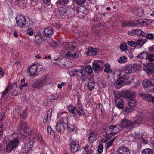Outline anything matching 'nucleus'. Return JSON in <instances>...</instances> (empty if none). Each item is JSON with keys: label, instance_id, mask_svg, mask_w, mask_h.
<instances>
[{"label": "nucleus", "instance_id": "obj_1", "mask_svg": "<svg viewBox=\"0 0 154 154\" xmlns=\"http://www.w3.org/2000/svg\"><path fill=\"white\" fill-rule=\"evenodd\" d=\"M75 50V43L65 42L64 43L62 51L66 53V57L69 58H79L82 57L80 52L77 51L74 53Z\"/></svg>", "mask_w": 154, "mask_h": 154}, {"label": "nucleus", "instance_id": "obj_2", "mask_svg": "<svg viewBox=\"0 0 154 154\" xmlns=\"http://www.w3.org/2000/svg\"><path fill=\"white\" fill-rule=\"evenodd\" d=\"M85 70L83 68L81 69H74L73 71L69 72V74L71 76H76L78 78L83 81L85 78L86 72L91 74L92 72V69L90 66H87L85 68Z\"/></svg>", "mask_w": 154, "mask_h": 154}, {"label": "nucleus", "instance_id": "obj_3", "mask_svg": "<svg viewBox=\"0 0 154 154\" xmlns=\"http://www.w3.org/2000/svg\"><path fill=\"white\" fill-rule=\"evenodd\" d=\"M50 82L49 77L46 75H43L40 78L32 80L31 85L33 88L42 90L44 86L48 84Z\"/></svg>", "mask_w": 154, "mask_h": 154}, {"label": "nucleus", "instance_id": "obj_4", "mask_svg": "<svg viewBox=\"0 0 154 154\" xmlns=\"http://www.w3.org/2000/svg\"><path fill=\"white\" fill-rule=\"evenodd\" d=\"M104 136V138H103L101 139V141L103 143L108 142L106 145V149H109L112 145L115 138L112 137V134L109 133L105 134Z\"/></svg>", "mask_w": 154, "mask_h": 154}, {"label": "nucleus", "instance_id": "obj_5", "mask_svg": "<svg viewBox=\"0 0 154 154\" xmlns=\"http://www.w3.org/2000/svg\"><path fill=\"white\" fill-rule=\"evenodd\" d=\"M26 123L23 122H20L18 125V129L20 130L24 129L23 135L26 137L29 135L31 133V130L29 128L26 127Z\"/></svg>", "mask_w": 154, "mask_h": 154}, {"label": "nucleus", "instance_id": "obj_6", "mask_svg": "<svg viewBox=\"0 0 154 154\" xmlns=\"http://www.w3.org/2000/svg\"><path fill=\"white\" fill-rule=\"evenodd\" d=\"M18 139L16 138L11 140L8 142L6 150L7 152H9L16 148L19 144Z\"/></svg>", "mask_w": 154, "mask_h": 154}, {"label": "nucleus", "instance_id": "obj_7", "mask_svg": "<svg viewBox=\"0 0 154 154\" xmlns=\"http://www.w3.org/2000/svg\"><path fill=\"white\" fill-rule=\"evenodd\" d=\"M104 66L103 62L98 60H94L92 62V68L96 72L101 71Z\"/></svg>", "mask_w": 154, "mask_h": 154}, {"label": "nucleus", "instance_id": "obj_8", "mask_svg": "<svg viewBox=\"0 0 154 154\" xmlns=\"http://www.w3.org/2000/svg\"><path fill=\"white\" fill-rule=\"evenodd\" d=\"M122 75V76L119 78L116 82V84L120 86V87H121L125 85L131 84V81L128 80L129 79V76L123 77V75Z\"/></svg>", "mask_w": 154, "mask_h": 154}, {"label": "nucleus", "instance_id": "obj_9", "mask_svg": "<svg viewBox=\"0 0 154 154\" xmlns=\"http://www.w3.org/2000/svg\"><path fill=\"white\" fill-rule=\"evenodd\" d=\"M121 71L122 72L120 74H119V76L123 75V76H129V75L133 73V71L131 68V65L130 64L127 65L124 67Z\"/></svg>", "mask_w": 154, "mask_h": 154}, {"label": "nucleus", "instance_id": "obj_10", "mask_svg": "<svg viewBox=\"0 0 154 154\" xmlns=\"http://www.w3.org/2000/svg\"><path fill=\"white\" fill-rule=\"evenodd\" d=\"M16 19L17 25L20 27H23L26 23L25 18L23 15H18Z\"/></svg>", "mask_w": 154, "mask_h": 154}, {"label": "nucleus", "instance_id": "obj_11", "mask_svg": "<svg viewBox=\"0 0 154 154\" xmlns=\"http://www.w3.org/2000/svg\"><path fill=\"white\" fill-rule=\"evenodd\" d=\"M33 140L28 139L25 142V145L24 147L23 152L25 153H28V152L30 151L33 146Z\"/></svg>", "mask_w": 154, "mask_h": 154}, {"label": "nucleus", "instance_id": "obj_12", "mask_svg": "<svg viewBox=\"0 0 154 154\" xmlns=\"http://www.w3.org/2000/svg\"><path fill=\"white\" fill-rule=\"evenodd\" d=\"M122 92L123 94V97L127 99L132 98L136 94L134 91L129 89L122 90Z\"/></svg>", "mask_w": 154, "mask_h": 154}, {"label": "nucleus", "instance_id": "obj_13", "mask_svg": "<svg viewBox=\"0 0 154 154\" xmlns=\"http://www.w3.org/2000/svg\"><path fill=\"white\" fill-rule=\"evenodd\" d=\"M109 129L111 133L107 132L106 134L109 133L112 134V137L115 135L116 134L118 133L120 130L122 129L119 125H111L109 126Z\"/></svg>", "mask_w": 154, "mask_h": 154}, {"label": "nucleus", "instance_id": "obj_14", "mask_svg": "<svg viewBox=\"0 0 154 154\" xmlns=\"http://www.w3.org/2000/svg\"><path fill=\"white\" fill-rule=\"evenodd\" d=\"M139 96L142 97V98L146 101L151 102L154 104V96L149 94L143 93L140 94Z\"/></svg>", "mask_w": 154, "mask_h": 154}, {"label": "nucleus", "instance_id": "obj_15", "mask_svg": "<svg viewBox=\"0 0 154 154\" xmlns=\"http://www.w3.org/2000/svg\"><path fill=\"white\" fill-rule=\"evenodd\" d=\"M116 154H130V152L128 148L122 146L119 147L116 152Z\"/></svg>", "mask_w": 154, "mask_h": 154}, {"label": "nucleus", "instance_id": "obj_16", "mask_svg": "<svg viewBox=\"0 0 154 154\" xmlns=\"http://www.w3.org/2000/svg\"><path fill=\"white\" fill-rule=\"evenodd\" d=\"M143 69L148 74H152L154 71V66L152 64H149L146 63L143 64Z\"/></svg>", "mask_w": 154, "mask_h": 154}, {"label": "nucleus", "instance_id": "obj_17", "mask_svg": "<svg viewBox=\"0 0 154 154\" xmlns=\"http://www.w3.org/2000/svg\"><path fill=\"white\" fill-rule=\"evenodd\" d=\"M79 148V143L77 140H72L71 143V149L73 152H77Z\"/></svg>", "mask_w": 154, "mask_h": 154}, {"label": "nucleus", "instance_id": "obj_18", "mask_svg": "<svg viewBox=\"0 0 154 154\" xmlns=\"http://www.w3.org/2000/svg\"><path fill=\"white\" fill-rule=\"evenodd\" d=\"M65 123L62 121H58L56 124V129L58 132L62 133H63L65 131Z\"/></svg>", "mask_w": 154, "mask_h": 154}, {"label": "nucleus", "instance_id": "obj_19", "mask_svg": "<svg viewBox=\"0 0 154 154\" xmlns=\"http://www.w3.org/2000/svg\"><path fill=\"white\" fill-rule=\"evenodd\" d=\"M97 132L96 131H93L89 134L88 141L90 143L95 141L97 138Z\"/></svg>", "mask_w": 154, "mask_h": 154}, {"label": "nucleus", "instance_id": "obj_20", "mask_svg": "<svg viewBox=\"0 0 154 154\" xmlns=\"http://www.w3.org/2000/svg\"><path fill=\"white\" fill-rule=\"evenodd\" d=\"M17 109H14L13 111L14 114H16L17 112L18 114L20 113L21 117L22 119L25 118L27 115L26 109V108L23 109L18 107L17 108Z\"/></svg>", "mask_w": 154, "mask_h": 154}, {"label": "nucleus", "instance_id": "obj_21", "mask_svg": "<svg viewBox=\"0 0 154 154\" xmlns=\"http://www.w3.org/2000/svg\"><path fill=\"white\" fill-rule=\"evenodd\" d=\"M128 33L129 35H130L136 34L138 35H141L142 36H144L145 35V33L140 29H134L131 31H128Z\"/></svg>", "mask_w": 154, "mask_h": 154}, {"label": "nucleus", "instance_id": "obj_22", "mask_svg": "<svg viewBox=\"0 0 154 154\" xmlns=\"http://www.w3.org/2000/svg\"><path fill=\"white\" fill-rule=\"evenodd\" d=\"M37 67L36 65H32L28 69V74L29 76L33 78L37 71Z\"/></svg>", "mask_w": 154, "mask_h": 154}, {"label": "nucleus", "instance_id": "obj_23", "mask_svg": "<svg viewBox=\"0 0 154 154\" xmlns=\"http://www.w3.org/2000/svg\"><path fill=\"white\" fill-rule=\"evenodd\" d=\"M138 136L139 135L138 134L134 136V141H136L138 144L140 145L141 144V143H142L144 145L147 144L148 141L146 139L143 137L139 138ZM133 136H134L133 135Z\"/></svg>", "mask_w": 154, "mask_h": 154}, {"label": "nucleus", "instance_id": "obj_24", "mask_svg": "<svg viewBox=\"0 0 154 154\" xmlns=\"http://www.w3.org/2000/svg\"><path fill=\"white\" fill-rule=\"evenodd\" d=\"M17 87V84L16 82L14 83L11 86L10 93L12 95L14 96H16L22 93L21 91H18L16 90Z\"/></svg>", "mask_w": 154, "mask_h": 154}, {"label": "nucleus", "instance_id": "obj_25", "mask_svg": "<svg viewBox=\"0 0 154 154\" xmlns=\"http://www.w3.org/2000/svg\"><path fill=\"white\" fill-rule=\"evenodd\" d=\"M92 148V145H86L85 146L83 147L84 151H83L82 154H93L94 150Z\"/></svg>", "mask_w": 154, "mask_h": 154}, {"label": "nucleus", "instance_id": "obj_26", "mask_svg": "<svg viewBox=\"0 0 154 154\" xmlns=\"http://www.w3.org/2000/svg\"><path fill=\"white\" fill-rule=\"evenodd\" d=\"M99 53V50L91 47H88L86 54L88 55L93 56Z\"/></svg>", "mask_w": 154, "mask_h": 154}, {"label": "nucleus", "instance_id": "obj_27", "mask_svg": "<svg viewBox=\"0 0 154 154\" xmlns=\"http://www.w3.org/2000/svg\"><path fill=\"white\" fill-rule=\"evenodd\" d=\"M67 108L70 112V116L72 117H75L77 113V109L73 106L69 105L68 106Z\"/></svg>", "mask_w": 154, "mask_h": 154}, {"label": "nucleus", "instance_id": "obj_28", "mask_svg": "<svg viewBox=\"0 0 154 154\" xmlns=\"http://www.w3.org/2000/svg\"><path fill=\"white\" fill-rule=\"evenodd\" d=\"M119 125L122 129L123 127L133 126L132 121L131 122L126 119L122 120L121 124Z\"/></svg>", "mask_w": 154, "mask_h": 154}, {"label": "nucleus", "instance_id": "obj_29", "mask_svg": "<svg viewBox=\"0 0 154 154\" xmlns=\"http://www.w3.org/2000/svg\"><path fill=\"white\" fill-rule=\"evenodd\" d=\"M115 105L116 107L120 109H122L125 105V102L123 100L120 98H117L115 100Z\"/></svg>", "mask_w": 154, "mask_h": 154}, {"label": "nucleus", "instance_id": "obj_30", "mask_svg": "<svg viewBox=\"0 0 154 154\" xmlns=\"http://www.w3.org/2000/svg\"><path fill=\"white\" fill-rule=\"evenodd\" d=\"M134 14L138 16H142L144 14L143 9L141 7H137L134 12Z\"/></svg>", "mask_w": 154, "mask_h": 154}, {"label": "nucleus", "instance_id": "obj_31", "mask_svg": "<svg viewBox=\"0 0 154 154\" xmlns=\"http://www.w3.org/2000/svg\"><path fill=\"white\" fill-rule=\"evenodd\" d=\"M44 32L46 36L52 35L54 32L53 29L51 27H47L44 29Z\"/></svg>", "mask_w": 154, "mask_h": 154}, {"label": "nucleus", "instance_id": "obj_32", "mask_svg": "<svg viewBox=\"0 0 154 154\" xmlns=\"http://www.w3.org/2000/svg\"><path fill=\"white\" fill-rule=\"evenodd\" d=\"M143 114L140 113L134 118V122L135 123H140L143 120Z\"/></svg>", "mask_w": 154, "mask_h": 154}, {"label": "nucleus", "instance_id": "obj_33", "mask_svg": "<svg viewBox=\"0 0 154 154\" xmlns=\"http://www.w3.org/2000/svg\"><path fill=\"white\" fill-rule=\"evenodd\" d=\"M135 26L138 25H142L143 26H146L148 25L146 20H139L136 21L134 23Z\"/></svg>", "mask_w": 154, "mask_h": 154}, {"label": "nucleus", "instance_id": "obj_34", "mask_svg": "<svg viewBox=\"0 0 154 154\" xmlns=\"http://www.w3.org/2000/svg\"><path fill=\"white\" fill-rule=\"evenodd\" d=\"M130 64L131 65V68L133 72H135L141 69V67L139 64L137 63H134Z\"/></svg>", "mask_w": 154, "mask_h": 154}, {"label": "nucleus", "instance_id": "obj_35", "mask_svg": "<svg viewBox=\"0 0 154 154\" xmlns=\"http://www.w3.org/2000/svg\"><path fill=\"white\" fill-rule=\"evenodd\" d=\"M128 104L129 106L131 107H135L137 105L136 100L133 98H131L128 100Z\"/></svg>", "mask_w": 154, "mask_h": 154}, {"label": "nucleus", "instance_id": "obj_36", "mask_svg": "<svg viewBox=\"0 0 154 154\" xmlns=\"http://www.w3.org/2000/svg\"><path fill=\"white\" fill-rule=\"evenodd\" d=\"M147 40L146 39H140L136 41L137 45L141 47L144 45L146 42Z\"/></svg>", "mask_w": 154, "mask_h": 154}, {"label": "nucleus", "instance_id": "obj_37", "mask_svg": "<svg viewBox=\"0 0 154 154\" xmlns=\"http://www.w3.org/2000/svg\"><path fill=\"white\" fill-rule=\"evenodd\" d=\"M59 12L60 15H66L68 13L67 8L66 7L60 8L59 10Z\"/></svg>", "mask_w": 154, "mask_h": 154}, {"label": "nucleus", "instance_id": "obj_38", "mask_svg": "<svg viewBox=\"0 0 154 154\" xmlns=\"http://www.w3.org/2000/svg\"><path fill=\"white\" fill-rule=\"evenodd\" d=\"M122 90L120 91H115L114 92V94L116 99L120 98L121 97H123V94L122 92Z\"/></svg>", "mask_w": 154, "mask_h": 154}, {"label": "nucleus", "instance_id": "obj_39", "mask_svg": "<svg viewBox=\"0 0 154 154\" xmlns=\"http://www.w3.org/2000/svg\"><path fill=\"white\" fill-rule=\"evenodd\" d=\"M150 79H147L144 80L143 82V86L145 88H147L149 86H151Z\"/></svg>", "mask_w": 154, "mask_h": 154}, {"label": "nucleus", "instance_id": "obj_40", "mask_svg": "<svg viewBox=\"0 0 154 154\" xmlns=\"http://www.w3.org/2000/svg\"><path fill=\"white\" fill-rule=\"evenodd\" d=\"M122 26L123 27L133 26L135 27V24H134L131 22H127L125 21H123L122 22Z\"/></svg>", "mask_w": 154, "mask_h": 154}, {"label": "nucleus", "instance_id": "obj_41", "mask_svg": "<svg viewBox=\"0 0 154 154\" xmlns=\"http://www.w3.org/2000/svg\"><path fill=\"white\" fill-rule=\"evenodd\" d=\"M142 154H153V152L149 148H146L142 151Z\"/></svg>", "mask_w": 154, "mask_h": 154}, {"label": "nucleus", "instance_id": "obj_42", "mask_svg": "<svg viewBox=\"0 0 154 154\" xmlns=\"http://www.w3.org/2000/svg\"><path fill=\"white\" fill-rule=\"evenodd\" d=\"M47 42L49 45L53 47H54L56 45V43L53 41L51 38H49L47 40Z\"/></svg>", "mask_w": 154, "mask_h": 154}, {"label": "nucleus", "instance_id": "obj_43", "mask_svg": "<svg viewBox=\"0 0 154 154\" xmlns=\"http://www.w3.org/2000/svg\"><path fill=\"white\" fill-rule=\"evenodd\" d=\"M10 85H8V87L5 90L2 92L1 96L2 97H5L6 98H7L8 97V89Z\"/></svg>", "mask_w": 154, "mask_h": 154}, {"label": "nucleus", "instance_id": "obj_44", "mask_svg": "<svg viewBox=\"0 0 154 154\" xmlns=\"http://www.w3.org/2000/svg\"><path fill=\"white\" fill-rule=\"evenodd\" d=\"M148 54L145 52H143L139 54L137 57L141 59H147Z\"/></svg>", "mask_w": 154, "mask_h": 154}, {"label": "nucleus", "instance_id": "obj_45", "mask_svg": "<svg viewBox=\"0 0 154 154\" xmlns=\"http://www.w3.org/2000/svg\"><path fill=\"white\" fill-rule=\"evenodd\" d=\"M127 60V57L124 56L120 57L117 60L118 62L119 63H123L125 62Z\"/></svg>", "mask_w": 154, "mask_h": 154}, {"label": "nucleus", "instance_id": "obj_46", "mask_svg": "<svg viewBox=\"0 0 154 154\" xmlns=\"http://www.w3.org/2000/svg\"><path fill=\"white\" fill-rule=\"evenodd\" d=\"M75 129V127L73 124H68L67 129L68 131L72 132Z\"/></svg>", "mask_w": 154, "mask_h": 154}, {"label": "nucleus", "instance_id": "obj_47", "mask_svg": "<svg viewBox=\"0 0 154 154\" xmlns=\"http://www.w3.org/2000/svg\"><path fill=\"white\" fill-rule=\"evenodd\" d=\"M105 69L104 71L107 73H109L112 72V70L110 69V65L107 63L105 64L104 65Z\"/></svg>", "mask_w": 154, "mask_h": 154}, {"label": "nucleus", "instance_id": "obj_48", "mask_svg": "<svg viewBox=\"0 0 154 154\" xmlns=\"http://www.w3.org/2000/svg\"><path fill=\"white\" fill-rule=\"evenodd\" d=\"M95 83V82L94 80L89 82L87 86L88 88L90 90H92L94 87Z\"/></svg>", "mask_w": 154, "mask_h": 154}, {"label": "nucleus", "instance_id": "obj_49", "mask_svg": "<svg viewBox=\"0 0 154 154\" xmlns=\"http://www.w3.org/2000/svg\"><path fill=\"white\" fill-rule=\"evenodd\" d=\"M42 35H41L38 34L36 35L35 37V40L37 43L40 42L42 39Z\"/></svg>", "mask_w": 154, "mask_h": 154}, {"label": "nucleus", "instance_id": "obj_50", "mask_svg": "<svg viewBox=\"0 0 154 154\" xmlns=\"http://www.w3.org/2000/svg\"><path fill=\"white\" fill-rule=\"evenodd\" d=\"M149 120H152L154 122V111L150 113L148 116Z\"/></svg>", "mask_w": 154, "mask_h": 154}, {"label": "nucleus", "instance_id": "obj_51", "mask_svg": "<svg viewBox=\"0 0 154 154\" xmlns=\"http://www.w3.org/2000/svg\"><path fill=\"white\" fill-rule=\"evenodd\" d=\"M27 34L29 36H32L33 35L34 31L31 28H28L26 31Z\"/></svg>", "mask_w": 154, "mask_h": 154}, {"label": "nucleus", "instance_id": "obj_52", "mask_svg": "<svg viewBox=\"0 0 154 154\" xmlns=\"http://www.w3.org/2000/svg\"><path fill=\"white\" fill-rule=\"evenodd\" d=\"M128 44L130 46L135 47L137 45L136 42L132 41H129L128 42Z\"/></svg>", "mask_w": 154, "mask_h": 154}, {"label": "nucleus", "instance_id": "obj_53", "mask_svg": "<svg viewBox=\"0 0 154 154\" xmlns=\"http://www.w3.org/2000/svg\"><path fill=\"white\" fill-rule=\"evenodd\" d=\"M146 37L149 40L154 39V34L152 33L147 34Z\"/></svg>", "mask_w": 154, "mask_h": 154}, {"label": "nucleus", "instance_id": "obj_54", "mask_svg": "<svg viewBox=\"0 0 154 154\" xmlns=\"http://www.w3.org/2000/svg\"><path fill=\"white\" fill-rule=\"evenodd\" d=\"M47 131L48 134H54V131L52 128L50 126H48L47 128Z\"/></svg>", "mask_w": 154, "mask_h": 154}, {"label": "nucleus", "instance_id": "obj_55", "mask_svg": "<svg viewBox=\"0 0 154 154\" xmlns=\"http://www.w3.org/2000/svg\"><path fill=\"white\" fill-rule=\"evenodd\" d=\"M103 145L101 144H100L98 146V152L100 154L102 153L103 151Z\"/></svg>", "mask_w": 154, "mask_h": 154}, {"label": "nucleus", "instance_id": "obj_56", "mask_svg": "<svg viewBox=\"0 0 154 154\" xmlns=\"http://www.w3.org/2000/svg\"><path fill=\"white\" fill-rule=\"evenodd\" d=\"M147 59L149 61H152L154 60V55L153 54H148Z\"/></svg>", "mask_w": 154, "mask_h": 154}, {"label": "nucleus", "instance_id": "obj_57", "mask_svg": "<svg viewBox=\"0 0 154 154\" xmlns=\"http://www.w3.org/2000/svg\"><path fill=\"white\" fill-rule=\"evenodd\" d=\"M51 0H43L44 2L47 5L48 8H50L52 7V5L50 2Z\"/></svg>", "mask_w": 154, "mask_h": 154}, {"label": "nucleus", "instance_id": "obj_58", "mask_svg": "<svg viewBox=\"0 0 154 154\" xmlns=\"http://www.w3.org/2000/svg\"><path fill=\"white\" fill-rule=\"evenodd\" d=\"M120 48L123 51H125L127 49V46L125 44H121L120 46Z\"/></svg>", "mask_w": 154, "mask_h": 154}, {"label": "nucleus", "instance_id": "obj_59", "mask_svg": "<svg viewBox=\"0 0 154 154\" xmlns=\"http://www.w3.org/2000/svg\"><path fill=\"white\" fill-rule=\"evenodd\" d=\"M76 3L79 5H81L85 2L86 0H74Z\"/></svg>", "mask_w": 154, "mask_h": 154}, {"label": "nucleus", "instance_id": "obj_60", "mask_svg": "<svg viewBox=\"0 0 154 154\" xmlns=\"http://www.w3.org/2000/svg\"><path fill=\"white\" fill-rule=\"evenodd\" d=\"M59 3L62 5L67 4L69 2V0H59Z\"/></svg>", "mask_w": 154, "mask_h": 154}, {"label": "nucleus", "instance_id": "obj_61", "mask_svg": "<svg viewBox=\"0 0 154 154\" xmlns=\"http://www.w3.org/2000/svg\"><path fill=\"white\" fill-rule=\"evenodd\" d=\"M66 85V83L65 82H62L61 84H58L57 85L58 88L60 89H61L63 86H65Z\"/></svg>", "mask_w": 154, "mask_h": 154}, {"label": "nucleus", "instance_id": "obj_62", "mask_svg": "<svg viewBox=\"0 0 154 154\" xmlns=\"http://www.w3.org/2000/svg\"><path fill=\"white\" fill-rule=\"evenodd\" d=\"M38 139L39 140V142L41 144V145L44 144V142L42 140V138L41 135H39L38 137Z\"/></svg>", "mask_w": 154, "mask_h": 154}, {"label": "nucleus", "instance_id": "obj_63", "mask_svg": "<svg viewBox=\"0 0 154 154\" xmlns=\"http://www.w3.org/2000/svg\"><path fill=\"white\" fill-rule=\"evenodd\" d=\"M77 113L79 116H81L84 114V111L82 109H79L78 111H77Z\"/></svg>", "mask_w": 154, "mask_h": 154}, {"label": "nucleus", "instance_id": "obj_64", "mask_svg": "<svg viewBox=\"0 0 154 154\" xmlns=\"http://www.w3.org/2000/svg\"><path fill=\"white\" fill-rule=\"evenodd\" d=\"M6 75V73L4 70H1V77H2Z\"/></svg>", "mask_w": 154, "mask_h": 154}]
</instances>
